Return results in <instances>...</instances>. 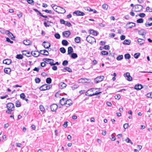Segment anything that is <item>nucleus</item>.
<instances>
[{
  "mask_svg": "<svg viewBox=\"0 0 152 152\" xmlns=\"http://www.w3.org/2000/svg\"><path fill=\"white\" fill-rule=\"evenodd\" d=\"M52 85L49 84H45L42 85L39 87V89L41 91H45L48 90L52 87Z\"/></svg>",
  "mask_w": 152,
  "mask_h": 152,
  "instance_id": "obj_1",
  "label": "nucleus"
},
{
  "mask_svg": "<svg viewBox=\"0 0 152 152\" xmlns=\"http://www.w3.org/2000/svg\"><path fill=\"white\" fill-rule=\"evenodd\" d=\"M86 40L91 44L93 43L94 41H96L95 39L90 35H88L86 37Z\"/></svg>",
  "mask_w": 152,
  "mask_h": 152,
  "instance_id": "obj_2",
  "label": "nucleus"
},
{
  "mask_svg": "<svg viewBox=\"0 0 152 152\" xmlns=\"http://www.w3.org/2000/svg\"><path fill=\"white\" fill-rule=\"evenodd\" d=\"M135 12H139L142 10L143 9V7L141 5L136 4L135 5Z\"/></svg>",
  "mask_w": 152,
  "mask_h": 152,
  "instance_id": "obj_3",
  "label": "nucleus"
},
{
  "mask_svg": "<svg viewBox=\"0 0 152 152\" xmlns=\"http://www.w3.org/2000/svg\"><path fill=\"white\" fill-rule=\"evenodd\" d=\"M104 78V77L103 76H100L96 78L94 80L96 83H97L102 81Z\"/></svg>",
  "mask_w": 152,
  "mask_h": 152,
  "instance_id": "obj_4",
  "label": "nucleus"
},
{
  "mask_svg": "<svg viewBox=\"0 0 152 152\" xmlns=\"http://www.w3.org/2000/svg\"><path fill=\"white\" fill-rule=\"evenodd\" d=\"M42 61L46 63L50 64L51 66V64L52 62H54V60L52 59L48 58H44L42 59Z\"/></svg>",
  "mask_w": 152,
  "mask_h": 152,
  "instance_id": "obj_5",
  "label": "nucleus"
},
{
  "mask_svg": "<svg viewBox=\"0 0 152 152\" xmlns=\"http://www.w3.org/2000/svg\"><path fill=\"white\" fill-rule=\"evenodd\" d=\"M124 76L125 77H126V79L129 81H131L132 80V78L130 75V73L127 72L126 73H125L124 75Z\"/></svg>",
  "mask_w": 152,
  "mask_h": 152,
  "instance_id": "obj_6",
  "label": "nucleus"
},
{
  "mask_svg": "<svg viewBox=\"0 0 152 152\" xmlns=\"http://www.w3.org/2000/svg\"><path fill=\"white\" fill-rule=\"evenodd\" d=\"M7 107L8 109L14 110L15 106L14 104L12 103H8L7 104Z\"/></svg>",
  "mask_w": 152,
  "mask_h": 152,
  "instance_id": "obj_7",
  "label": "nucleus"
},
{
  "mask_svg": "<svg viewBox=\"0 0 152 152\" xmlns=\"http://www.w3.org/2000/svg\"><path fill=\"white\" fill-rule=\"evenodd\" d=\"M50 108L52 111L55 112L58 108V106L56 104H53L51 105Z\"/></svg>",
  "mask_w": 152,
  "mask_h": 152,
  "instance_id": "obj_8",
  "label": "nucleus"
},
{
  "mask_svg": "<svg viewBox=\"0 0 152 152\" xmlns=\"http://www.w3.org/2000/svg\"><path fill=\"white\" fill-rule=\"evenodd\" d=\"M50 44L48 41H44L42 43V45L45 48L48 49L50 46Z\"/></svg>",
  "mask_w": 152,
  "mask_h": 152,
  "instance_id": "obj_9",
  "label": "nucleus"
},
{
  "mask_svg": "<svg viewBox=\"0 0 152 152\" xmlns=\"http://www.w3.org/2000/svg\"><path fill=\"white\" fill-rule=\"evenodd\" d=\"M73 14H75L77 16H83L85 15V13L83 12H80L79 10L76 11L74 12Z\"/></svg>",
  "mask_w": 152,
  "mask_h": 152,
  "instance_id": "obj_10",
  "label": "nucleus"
},
{
  "mask_svg": "<svg viewBox=\"0 0 152 152\" xmlns=\"http://www.w3.org/2000/svg\"><path fill=\"white\" fill-rule=\"evenodd\" d=\"M71 34V32L69 31H65L63 32V35L65 37L68 38Z\"/></svg>",
  "mask_w": 152,
  "mask_h": 152,
  "instance_id": "obj_11",
  "label": "nucleus"
},
{
  "mask_svg": "<svg viewBox=\"0 0 152 152\" xmlns=\"http://www.w3.org/2000/svg\"><path fill=\"white\" fill-rule=\"evenodd\" d=\"M39 53L40 54L46 56H48L49 54L48 52L46 50H41L39 51Z\"/></svg>",
  "mask_w": 152,
  "mask_h": 152,
  "instance_id": "obj_12",
  "label": "nucleus"
},
{
  "mask_svg": "<svg viewBox=\"0 0 152 152\" xmlns=\"http://www.w3.org/2000/svg\"><path fill=\"white\" fill-rule=\"evenodd\" d=\"M96 89H97V88H91L89 89L86 92V96H90L91 94H90V91H94Z\"/></svg>",
  "mask_w": 152,
  "mask_h": 152,
  "instance_id": "obj_13",
  "label": "nucleus"
},
{
  "mask_svg": "<svg viewBox=\"0 0 152 152\" xmlns=\"http://www.w3.org/2000/svg\"><path fill=\"white\" fill-rule=\"evenodd\" d=\"M66 84L63 82H61L59 84V88L61 89H63L66 88Z\"/></svg>",
  "mask_w": 152,
  "mask_h": 152,
  "instance_id": "obj_14",
  "label": "nucleus"
},
{
  "mask_svg": "<svg viewBox=\"0 0 152 152\" xmlns=\"http://www.w3.org/2000/svg\"><path fill=\"white\" fill-rule=\"evenodd\" d=\"M12 62V61L11 59H6L4 60L3 61V63L9 65Z\"/></svg>",
  "mask_w": 152,
  "mask_h": 152,
  "instance_id": "obj_15",
  "label": "nucleus"
},
{
  "mask_svg": "<svg viewBox=\"0 0 152 152\" xmlns=\"http://www.w3.org/2000/svg\"><path fill=\"white\" fill-rule=\"evenodd\" d=\"M72 104V100L70 99H68L67 100H66V107H68L70 106Z\"/></svg>",
  "mask_w": 152,
  "mask_h": 152,
  "instance_id": "obj_16",
  "label": "nucleus"
},
{
  "mask_svg": "<svg viewBox=\"0 0 152 152\" xmlns=\"http://www.w3.org/2000/svg\"><path fill=\"white\" fill-rule=\"evenodd\" d=\"M31 54L34 57H37L39 56L40 53H39V52L38 51L36 52L32 51L31 52Z\"/></svg>",
  "mask_w": 152,
  "mask_h": 152,
  "instance_id": "obj_17",
  "label": "nucleus"
},
{
  "mask_svg": "<svg viewBox=\"0 0 152 152\" xmlns=\"http://www.w3.org/2000/svg\"><path fill=\"white\" fill-rule=\"evenodd\" d=\"M138 42L140 45H142L145 43V40L141 39L139 38L137 39Z\"/></svg>",
  "mask_w": 152,
  "mask_h": 152,
  "instance_id": "obj_18",
  "label": "nucleus"
},
{
  "mask_svg": "<svg viewBox=\"0 0 152 152\" xmlns=\"http://www.w3.org/2000/svg\"><path fill=\"white\" fill-rule=\"evenodd\" d=\"M142 86L140 84L136 85L134 87L135 89L136 90H140L142 88Z\"/></svg>",
  "mask_w": 152,
  "mask_h": 152,
  "instance_id": "obj_19",
  "label": "nucleus"
},
{
  "mask_svg": "<svg viewBox=\"0 0 152 152\" xmlns=\"http://www.w3.org/2000/svg\"><path fill=\"white\" fill-rule=\"evenodd\" d=\"M66 101V99L64 98H63L60 100V104L62 105L65 104Z\"/></svg>",
  "mask_w": 152,
  "mask_h": 152,
  "instance_id": "obj_20",
  "label": "nucleus"
},
{
  "mask_svg": "<svg viewBox=\"0 0 152 152\" xmlns=\"http://www.w3.org/2000/svg\"><path fill=\"white\" fill-rule=\"evenodd\" d=\"M73 51V49L71 46L69 47L68 48V55L71 54Z\"/></svg>",
  "mask_w": 152,
  "mask_h": 152,
  "instance_id": "obj_21",
  "label": "nucleus"
},
{
  "mask_svg": "<svg viewBox=\"0 0 152 152\" xmlns=\"http://www.w3.org/2000/svg\"><path fill=\"white\" fill-rule=\"evenodd\" d=\"M0 32L2 34H8V33L9 32V31L8 30H5L3 28H1L0 30Z\"/></svg>",
  "mask_w": 152,
  "mask_h": 152,
  "instance_id": "obj_22",
  "label": "nucleus"
},
{
  "mask_svg": "<svg viewBox=\"0 0 152 152\" xmlns=\"http://www.w3.org/2000/svg\"><path fill=\"white\" fill-rule=\"evenodd\" d=\"M89 31L91 34H92L94 36H97V32L93 30H90Z\"/></svg>",
  "mask_w": 152,
  "mask_h": 152,
  "instance_id": "obj_23",
  "label": "nucleus"
},
{
  "mask_svg": "<svg viewBox=\"0 0 152 152\" xmlns=\"http://www.w3.org/2000/svg\"><path fill=\"white\" fill-rule=\"evenodd\" d=\"M78 57L77 53H72L71 54V57L73 59H75Z\"/></svg>",
  "mask_w": 152,
  "mask_h": 152,
  "instance_id": "obj_24",
  "label": "nucleus"
},
{
  "mask_svg": "<svg viewBox=\"0 0 152 152\" xmlns=\"http://www.w3.org/2000/svg\"><path fill=\"white\" fill-rule=\"evenodd\" d=\"M131 43V40L129 39L125 40L123 43L124 45H129Z\"/></svg>",
  "mask_w": 152,
  "mask_h": 152,
  "instance_id": "obj_25",
  "label": "nucleus"
},
{
  "mask_svg": "<svg viewBox=\"0 0 152 152\" xmlns=\"http://www.w3.org/2000/svg\"><path fill=\"white\" fill-rule=\"evenodd\" d=\"M39 109L40 111L43 113H45V109L44 107V106L42 105H40L39 106Z\"/></svg>",
  "mask_w": 152,
  "mask_h": 152,
  "instance_id": "obj_26",
  "label": "nucleus"
},
{
  "mask_svg": "<svg viewBox=\"0 0 152 152\" xmlns=\"http://www.w3.org/2000/svg\"><path fill=\"white\" fill-rule=\"evenodd\" d=\"M146 33L143 29H142L139 31V34L140 35H144L146 34Z\"/></svg>",
  "mask_w": 152,
  "mask_h": 152,
  "instance_id": "obj_27",
  "label": "nucleus"
},
{
  "mask_svg": "<svg viewBox=\"0 0 152 152\" xmlns=\"http://www.w3.org/2000/svg\"><path fill=\"white\" fill-rule=\"evenodd\" d=\"M75 41L77 43H79L80 41V37H77L75 39Z\"/></svg>",
  "mask_w": 152,
  "mask_h": 152,
  "instance_id": "obj_28",
  "label": "nucleus"
},
{
  "mask_svg": "<svg viewBox=\"0 0 152 152\" xmlns=\"http://www.w3.org/2000/svg\"><path fill=\"white\" fill-rule=\"evenodd\" d=\"M52 23L51 22L47 20V23L45 22H44V25L46 27H49L50 26V23Z\"/></svg>",
  "mask_w": 152,
  "mask_h": 152,
  "instance_id": "obj_29",
  "label": "nucleus"
},
{
  "mask_svg": "<svg viewBox=\"0 0 152 152\" xmlns=\"http://www.w3.org/2000/svg\"><path fill=\"white\" fill-rule=\"evenodd\" d=\"M22 54L23 55H25L27 57H28V52L27 50H23L22 51Z\"/></svg>",
  "mask_w": 152,
  "mask_h": 152,
  "instance_id": "obj_30",
  "label": "nucleus"
},
{
  "mask_svg": "<svg viewBox=\"0 0 152 152\" xmlns=\"http://www.w3.org/2000/svg\"><path fill=\"white\" fill-rule=\"evenodd\" d=\"M15 106L17 107H20L21 106L20 102L18 101L17 100L15 102Z\"/></svg>",
  "mask_w": 152,
  "mask_h": 152,
  "instance_id": "obj_31",
  "label": "nucleus"
},
{
  "mask_svg": "<svg viewBox=\"0 0 152 152\" xmlns=\"http://www.w3.org/2000/svg\"><path fill=\"white\" fill-rule=\"evenodd\" d=\"M68 43V42L66 40H63L62 41V44L63 45L67 46Z\"/></svg>",
  "mask_w": 152,
  "mask_h": 152,
  "instance_id": "obj_32",
  "label": "nucleus"
},
{
  "mask_svg": "<svg viewBox=\"0 0 152 152\" xmlns=\"http://www.w3.org/2000/svg\"><path fill=\"white\" fill-rule=\"evenodd\" d=\"M23 57L22 55L19 54H18L16 55V58L18 59H21L23 58Z\"/></svg>",
  "mask_w": 152,
  "mask_h": 152,
  "instance_id": "obj_33",
  "label": "nucleus"
},
{
  "mask_svg": "<svg viewBox=\"0 0 152 152\" xmlns=\"http://www.w3.org/2000/svg\"><path fill=\"white\" fill-rule=\"evenodd\" d=\"M140 53H135L134 55V57L136 59L138 58L140 56Z\"/></svg>",
  "mask_w": 152,
  "mask_h": 152,
  "instance_id": "obj_34",
  "label": "nucleus"
},
{
  "mask_svg": "<svg viewBox=\"0 0 152 152\" xmlns=\"http://www.w3.org/2000/svg\"><path fill=\"white\" fill-rule=\"evenodd\" d=\"M52 82V79L50 77H48L46 79V82L48 84H50Z\"/></svg>",
  "mask_w": 152,
  "mask_h": 152,
  "instance_id": "obj_35",
  "label": "nucleus"
},
{
  "mask_svg": "<svg viewBox=\"0 0 152 152\" xmlns=\"http://www.w3.org/2000/svg\"><path fill=\"white\" fill-rule=\"evenodd\" d=\"M110 139L112 141H114L116 140V137L114 135V134H112L111 135L110 137Z\"/></svg>",
  "mask_w": 152,
  "mask_h": 152,
  "instance_id": "obj_36",
  "label": "nucleus"
},
{
  "mask_svg": "<svg viewBox=\"0 0 152 152\" xmlns=\"http://www.w3.org/2000/svg\"><path fill=\"white\" fill-rule=\"evenodd\" d=\"M80 80H82L81 82L83 83H87L88 81H89L90 80L89 79L86 78H82Z\"/></svg>",
  "mask_w": 152,
  "mask_h": 152,
  "instance_id": "obj_37",
  "label": "nucleus"
},
{
  "mask_svg": "<svg viewBox=\"0 0 152 152\" xmlns=\"http://www.w3.org/2000/svg\"><path fill=\"white\" fill-rule=\"evenodd\" d=\"M124 57L126 59H129L131 58V56L129 53H126Z\"/></svg>",
  "mask_w": 152,
  "mask_h": 152,
  "instance_id": "obj_38",
  "label": "nucleus"
},
{
  "mask_svg": "<svg viewBox=\"0 0 152 152\" xmlns=\"http://www.w3.org/2000/svg\"><path fill=\"white\" fill-rule=\"evenodd\" d=\"M60 50L61 53H64L66 52L65 49L64 47H62L60 48Z\"/></svg>",
  "mask_w": 152,
  "mask_h": 152,
  "instance_id": "obj_39",
  "label": "nucleus"
},
{
  "mask_svg": "<svg viewBox=\"0 0 152 152\" xmlns=\"http://www.w3.org/2000/svg\"><path fill=\"white\" fill-rule=\"evenodd\" d=\"M123 58V55H119L116 58V59L118 61L122 60Z\"/></svg>",
  "mask_w": 152,
  "mask_h": 152,
  "instance_id": "obj_40",
  "label": "nucleus"
},
{
  "mask_svg": "<svg viewBox=\"0 0 152 152\" xmlns=\"http://www.w3.org/2000/svg\"><path fill=\"white\" fill-rule=\"evenodd\" d=\"M101 93H102L101 92H98L97 91H96V92L95 93H93V94H91L90 96H94L95 95H97L99 94H100Z\"/></svg>",
  "mask_w": 152,
  "mask_h": 152,
  "instance_id": "obj_41",
  "label": "nucleus"
},
{
  "mask_svg": "<svg viewBox=\"0 0 152 152\" xmlns=\"http://www.w3.org/2000/svg\"><path fill=\"white\" fill-rule=\"evenodd\" d=\"M35 81L36 83H39L40 81V79L38 77H36L35 79Z\"/></svg>",
  "mask_w": 152,
  "mask_h": 152,
  "instance_id": "obj_42",
  "label": "nucleus"
},
{
  "mask_svg": "<svg viewBox=\"0 0 152 152\" xmlns=\"http://www.w3.org/2000/svg\"><path fill=\"white\" fill-rule=\"evenodd\" d=\"M137 22L138 23H142L143 22V19L142 18L138 19L137 20Z\"/></svg>",
  "mask_w": 152,
  "mask_h": 152,
  "instance_id": "obj_43",
  "label": "nucleus"
},
{
  "mask_svg": "<svg viewBox=\"0 0 152 152\" xmlns=\"http://www.w3.org/2000/svg\"><path fill=\"white\" fill-rule=\"evenodd\" d=\"M51 7L56 12H58L57 10V6L54 5L53 4H52L51 5Z\"/></svg>",
  "mask_w": 152,
  "mask_h": 152,
  "instance_id": "obj_44",
  "label": "nucleus"
},
{
  "mask_svg": "<svg viewBox=\"0 0 152 152\" xmlns=\"http://www.w3.org/2000/svg\"><path fill=\"white\" fill-rule=\"evenodd\" d=\"M8 33V34H6L7 35H8V36L9 37H11V39H12V36L13 37V38H15V37L13 36V34L12 33H11L10 32V31H9V33Z\"/></svg>",
  "mask_w": 152,
  "mask_h": 152,
  "instance_id": "obj_45",
  "label": "nucleus"
},
{
  "mask_svg": "<svg viewBox=\"0 0 152 152\" xmlns=\"http://www.w3.org/2000/svg\"><path fill=\"white\" fill-rule=\"evenodd\" d=\"M125 141L127 143H130L131 145H132L133 144V142L128 137L127 138V139L125 140Z\"/></svg>",
  "mask_w": 152,
  "mask_h": 152,
  "instance_id": "obj_46",
  "label": "nucleus"
},
{
  "mask_svg": "<svg viewBox=\"0 0 152 152\" xmlns=\"http://www.w3.org/2000/svg\"><path fill=\"white\" fill-rule=\"evenodd\" d=\"M68 62L67 61L64 60L62 64L64 66H66L67 65V64H68Z\"/></svg>",
  "mask_w": 152,
  "mask_h": 152,
  "instance_id": "obj_47",
  "label": "nucleus"
},
{
  "mask_svg": "<svg viewBox=\"0 0 152 152\" xmlns=\"http://www.w3.org/2000/svg\"><path fill=\"white\" fill-rule=\"evenodd\" d=\"M79 87V86L77 85H75L71 87L72 89L74 90L77 88Z\"/></svg>",
  "mask_w": 152,
  "mask_h": 152,
  "instance_id": "obj_48",
  "label": "nucleus"
},
{
  "mask_svg": "<svg viewBox=\"0 0 152 152\" xmlns=\"http://www.w3.org/2000/svg\"><path fill=\"white\" fill-rule=\"evenodd\" d=\"M108 8V6L106 4H104L102 5V8L105 10H107Z\"/></svg>",
  "mask_w": 152,
  "mask_h": 152,
  "instance_id": "obj_49",
  "label": "nucleus"
},
{
  "mask_svg": "<svg viewBox=\"0 0 152 152\" xmlns=\"http://www.w3.org/2000/svg\"><path fill=\"white\" fill-rule=\"evenodd\" d=\"M101 54L102 55H107L108 54V53L107 52L105 51H102L101 52Z\"/></svg>",
  "mask_w": 152,
  "mask_h": 152,
  "instance_id": "obj_50",
  "label": "nucleus"
},
{
  "mask_svg": "<svg viewBox=\"0 0 152 152\" xmlns=\"http://www.w3.org/2000/svg\"><path fill=\"white\" fill-rule=\"evenodd\" d=\"M146 11L147 12H152V8H150L149 7H147L146 8Z\"/></svg>",
  "mask_w": 152,
  "mask_h": 152,
  "instance_id": "obj_51",
  "label": "nucleus"
},
{
  "mask_svg": "<svg viewBox=\"0 0 152 152\" xmlns=\"http://www.w3.org/2000/svg\"><path fill=\"white\" fill-rule=\"evenodd\" d=\"M54 36L57 39H59L60 38V35L58 33L55 34Z\"/></svg>",
  "mask_w": 152,
  "mask_h": 152,
  "instance_id": "obj_52",
  "label": "nucleus"
},
{
  "mask_svg": "<svg viewBox=\"0 0 152 152\" xmlns=\"http://www.w3.org/2000/svg\"><path fill=\"white\" fill-rule=\"evenodd\" d=\"M64 69L66 70L67 71L69 72H71L72 71V69L68 67H64Z\"/></svg>",
  "mask_w": 152,
  "mask_h": 152,
  "instance_id": "obj_53",
  "label": "nucleus"
},
{
  "mask_svg": "<svg viewBox=\"0 0 152 152\" xmlns=\"http://www.w3.org/2000/svg\"><path fill=\"white\" fill-rule=\"evenodd\" d=\"M59 7L60 8V10L61 11V12H60V13H64L66 12V10L64 9L62 7Z\"/></svg>",
  "mask_w": 152,
  "mask_h": 152,
  "instance_id": "obj_54",
  "label": "nucleus"
},
{
  "mask_svg": "<svg viewBox=\"0 0 152 152\" xmlns=\"http://www.w3.org/2000/svg\"><path fill=\"white\" fill-rule=\"evenodd\" d=\"M131 23H132V25L131 26H130L129 27V28H132V27H134V26H135V23H134L129 22L127 24H130Z\"/></svg>",
  "mask_w": 152,
  "mask_h": 152,
  "instance_id": "obj_55",
  "label": "nucleus"
},
{
  "mask_svg": "<svg viewBox=\"0 0 152 152\" xmlns=\"http://www.w3.org/2000/svg\"><path fill=\"white\" fill-rule=\"evenodd\" d=\"M146 96L148 98H152V92L149 93L147 94Z\"/></svg>",
  "mask_w": 152,
  "mask_h": 152,
  "instance_id": "obj_56",
  "label": "nucleus"
},
{
  "mask_svg": "<svg viewBox=\"0 0 152 152\" xmlns=\"http://www.w3.org/2000/svg\"><path fill=\"white\" fill-rule=\"evenodd\" d=\"M28 40L26 39L24 40L23 41V43L25 45H28Z\"/></svg>",
  "mask_w": 152,
  "mask_h": 152,
  "instance_id": "obj_57",
  "label": "nucleus"
},
{
  "mask_svg": "<svg viewBox=\"0 0 152 152\" xmlns=\"http://www.w3.org/2000/svg\"><path fill=\"white\" fill-rule=\"evenodd\" d=\"M6 41L9 42H10L11 44H12L13 43V41H11L10 38L8 37H7L6 38Z\"/></svg>",
  "mask_w": 152,
  "mask_h": 152,
  "instance_id": "obj_58",
  "label": "nucleus"
},
{
  "mask_svg": "<svg viewBox=\"0 0 152 152\" xmlns=\"http://www.w3.org/2000/svg\"><path fill=\"white\" fill-rule=\"evenodd\" d=\"M20 97L21 99H24L25 97V96L24 93H22L20 94Z\"/></svg>",
  "mask_w": 152,
  "mask_h": 152,
  "instance_id": "obj_59",
  "label": "nucleus"
},
{
  "mask_svg": "<svg viewBox=\"0 0 152 152\" xmlns=\"http://www.w3.org/2000/svg\"><path fill=\"white\" fill-rule=\"evenodd\" d=\"M14 110H12V109H7V110L6 111V112L8 114H11V112L13 111Z\"/></svg>",
  "mask_w": 152,
  "mask_h": 152,
  "instance_id": "obj_60",
  "label": "nucleus"
},
{
  "mask_svg": "<svg viewBox=\"0 0 152 152\" xmlns=\"http://www.w3.org/2000/svg\"><path fill=\"white\" fill-rule=\"evenodd\" d=\"M65 25L69 27H70L72 26L71 23L69 22H66V23H65Z\"/></svg>",
  "mask_w": 152,
  "mask_h": 152,
  "instance_id": "obj_61",
  "label": "nucleus"
},
{
  "mask_svg": "<svg viewBox=\"0 0 152 152\" xmlns=\"http://www.w3.org/2000/svg\"><path fill=\"white\" fill-rule=\"evenodd\" d=\"M139 16L141 18H143L145 16V14L144 13H140L139 14Z\"/></svg>",
  "mask_w": 152,
  "mask_h": 152,
  "instance_id": "obj_62",
  "label": "nucleus"
},
{
  "mask_svg": "<svg viewBox=\"0 0 152 152\" xmlns=\"http://www.w3.org/2000/svg\"><path fill=\"white\" fill-rule=\"evenodd\" d=\"M43 11H44L46 13H49V14L52 13V11L51 10H43Z\"/></svg>",
  "mask_w": 152,
  "mask_h": 152,
  "instance_id": "obj_63",
  "label": "nucleus"
},
{
  "mask_svg": "<svg viewBox=\"0 0 152 152\" xmlns=\"http://www.w3.org/2000/svg\"><path fill=\"white\" fill-rule=\"evenodd\" d=\"M145 25L146 27L150 26L152 25V22L150 23H148V22H147L146 23H145Z\"/></svg>",
  "mask_w": 152,
  "mask_h": 152,
  "instance_id": "obj_64",
  "label": "nucleus"
}]
</instances>
